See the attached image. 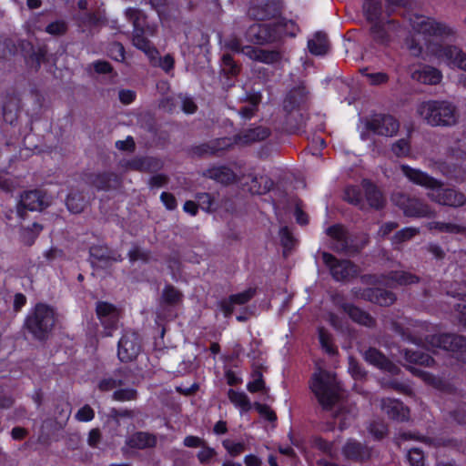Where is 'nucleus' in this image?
<instances>
[{
  "instance_id": "obj_1",
  "label": "nucleus",
  "mask_w": 466,
  "mask_h": 466,
  "mask_svg": "<svg viewBox=\"0 0 466 466\" xmlns=\"http://www.w3.org/2000/svg\"><path fill=\"white\" fill-rule=\"evenodd\" d=\"M410 25L414 32L422 35L427 40L426 51L437 59L466 71V53L461 48L451 45H442L444 40L453 39L456 31L449 25L438 21L433 17L412 14L409 16Z\"/></svg>"
},
{
  "instance_id": "obj_2",
  "label": "nucleus",
  "mask_w": 466,
  "mask_h": 466,
  "mask_svg": "<svg viewBox=\"0 0 466 466\" xmlns=\"http://www.w3.org/2000/svg\"><path fill=\"white\" fill-rule=\"evenodd\" d=\"M403 175L413 184L428 189L427 197L433 202L451 208L462 207L466 204V196L454 188L443 187V183L426 172L401 165Z\"/></svg>"
},
{
  "instance_id": "obj_3",
  "label": "nucleus",
  "mask_w": 466,
  "mask_h": 466,
  "mask_svg": "<svg viewBox=\"0 0 466 466\" xmlns=\"http://www.w3.org/2000/svg\"><path fill=\"white\" fill-rule=\"evenodd\" d=\"M393 329L403 339H410L418 344L422 343L430 350L452 351L457 355L458 360L466 363V337L450 333L423 336L419 330H414L411 333L407 329L405 331L399 323H393Z\"/></svg>"
},
{
  "instance_id": "obj_4",
  "label": "nucleus",
  "mask_w": 466,
  "mask_h": 466,
  "mask_svg": "<svg viewBox=\"0 0 466 466\" xmlns=\"http://www.w3.org/2000/svg\"><path fill=\"white\" fill-rule=\"evenodd\" d=\"M418 115L432 127H451L458 121L456 106L447 100H429L417 107Z\"/></svg>"
},
{
  "instance_id": "obj_5",
  "label": "nucleus",
  "mask_w": 466,
  "mask_h": 466,
  "mask_svg": "<svg viewBox=\"0 0 466 466\" xmlns=\"http://www.w3.org/2000/svg\"><path fill=\"white\" fill-rule=\"evenodd\" d=\"M308 100V91L303 85H299L290 89L283 101L285 113L284 124L288 130L299 129L308 119L304 107Z\"/></svg>"
},
{
  "instance_id": "obj_6",
  "label": "nucleus",
  "mask_w": 466,
  "mask_h": 466,
  "mask_svg": "<svg viewBox=\"0 0 466 466\" xmlns=\"http://www.w3.org/2000/svg\"><path fill=\"white\" fill-rule=\"evenodd\" d=\"M310 388L324 410H329L339 400L340 386L336 376L326 370L315 373Z\"/></svg>"
},
{
  "instance_id": "obj_7",
  "label": "nucleus",
  "mask_w": 466,
  "mask_h": 466,
  "mask_svg": "<svg viewBox=\"0 0 466 466\" xmlns=\"http://www.w3.org/2000/svg\"><path fill=\"white\" fill-rule=\"evenodd\" d=\"M56 323V313L52 307L37 303L28 313L25 327L38 340H45Z\"/></svg>"
},
{
  "instance_id": "obj_8",
  "label": "nucleus",
  "mask_w": 466,
  "mask_h": 466,
  "mask_svg": "<svg viewBox=\"0 0 466 466\" xmlns=\"http://www.w3.org/2000/svg\"><path fill=\"white\" fill-rule=\"evenodd\" d=\"M391 200L399 207L406 217L433 218L435 211L423 200L411 198L404 193L396 192L391 196Z\"/></svg>"
},
{
  "instance_id": "obj_9",
  "label": "nucleus",
  "mask_w": 466,
  "mask_h": 466,
  "mask_svg": "<svg viewBox=\"0 0 466 466\" xmlns=\"http://www.w3.org/2000/svg\"><path fill=\"white\" fill-rule=\"evenodd\" d=\"M51 204V198L40 189L24 192L16 208L17 216L24 219L26 210L41 211Z\"/></svg>"
},
{
  "instance_id": "obj_10",
  "label": "nucleus",
  "mask_w": 466,
  "mask_h": 466,
  "mask_svg": "<svg viewBox=\"0 0 466 466\" xmlns=\"http://www.w3.org/2000/svg\"><path fill=\"white\" fill-rule=\"evenodd\" d=\"M281 25L278 24H253L246 31V39L251 43L263 45L274 42L281 35Z\"/></svg>"
},
{
  "instance_id": "obj_11",
  "label": "nucleus",
  "mask_w": 466,
  "mask_h": 466,
  "mask_svg": "<svg viewBox=\"0 0 466 466\" xmlns=\"http://www.w3.org/2000/svg\"><path fill=\"white\" fill-rule=\"evenodd\" d=\"M366 127L378 136L393 137L399 131L400 123L391 115L376 114L367 121Z\"/></svg>"
},
{
  "instance_id": "obj_12",
  "label": "nucleus",
  "mask_w": 466,
  "mask_h": 466,
  "mask_svg": "<svg viewBox=\"0 0 466 466\" xmlns=\"http://www.w3.org/2000/svg\"><path fill=\"white\" fill-rule=\"evenodd\" d=\"M141 351V342L137 333L126 330L117 344V356L120 361L134 360Z\"/></svg>"
},
{
  "instance_id": "obj_13",
  "label": "nucleus",
  "mask_w": 466,
  "mask_h": 466,
  "mask_svg": "<svg viewBox=\"0 0 466 466\" xmlns=\"http://www.w3.org/2000/svg\"><path fill=\"white\" fill-rule=\"evenodd\" d=\"M323 262L329 268L332 277L339 280H347L357 275V267L350 260H338L333 255L323 252Z\"/></svg>"
},
{
  "instance_id": "obj_14",
  "label": "nucleus",
  "mask_w": 466,
  "mask_h": 466,
  "mask_svg": "<svg viewBox=\"0 0 466 466\" xmlns=\"http://www.w3.org/2000/svg\"><path fill=\"white\" fill-rule=\"evenodd\" d=\"M96 315L105 329V335L112 336V332L116 329L118 322V310L111 303L99 301L96 308Z\"/></svg>"
},
{
  "instance_id": "obj_15",
  "label": "nucleus",
  "mask_w": 466,
  "mask_h": 466,
  "mask_svg": "<svg viewBox=\"0 0 466 466\" xmlns=\"http://www.w3.org/2000/svg\"><path fill=\"white\" fill-rule=\"evenodd\" d=\"M363 359L370 365L387 371L390 374H398L400 368L391 362L381 351L376 348H369L361 351Z\"/></svg>"
},
{
  "instance_id": "obj_16",
  "label": "nucleus",
  "mask_w": 466,
  "mask_h": 466,
  "mask_svg": "<svg viewBox=\"0 0 466 466\" xmlns=\"http://www.w3.org/2000/svg\"><path fill=\"white\" fill-rule=\"evenodd\" d=\"M342 455L348 461H364L371 455L370 449L361 442L350 439L341 449Z\"/></svg>"
},
{
  "instance_id": "obj_17",
  "label": "nucleus",
  "mask_w": 466,
  "mask_h": 466,
  "mask_svg": "<svg viewBox=\"0 0 466 466\" xmlns=\"http://www.w3.org/2000/svg\"><path fill=\"white\" fill-rule=\"evenodd\" d=\"M280 3L275 0H267L261 4L251 6L248 10L250 17L256 20H267L280 14Z\"/></svg>"
},
{
  "instance_id": "obj_18",
  "label": "nucleus",
  "mask_w": 466,
  "mask_h": 466,
  "mask_svg": "<svg viewBox=\"0 0 466 466\" xmlns=\"http://www.w3.org/2000/svg\"><path fill=\"white\" fill-rule=\"evenodd\" d=\"M261 94L258 92H245L238 100L244 105L238 109V114L244 120L252 118L258 109L261 102Z\"/></svg>"
},
{
  "instance_id": "obj_19",
  "label": "nucleus",
  "mask_w": 466,
  "mask_h": 466,
  "mask_svg": "<svg viewBox=\"0 0 466 466\" xmlns=\"http://www.w3.org/2000/svg\"><path fill=\"white\" fill-rule=\"evenodd\" d=\"M380 408L392 420L403 421L409 419V409L398 400L382 399Z\"/></svg>"
},
{
  "instance_id": "obj_20",
  "label": "nucleus",
  "mask_w": 466,
  "mask_h": 466,
  "mask_svg": "<svg viewBox=\"0 0 466 466\" xmlns=\"http://www.w3.org/2000/svg\"><path fill=\"white\" fill-rule=\"evenodd\" d=\"M382 278L384 279L382 282L389 287L407 286L420 281L418 276L405 270H393L383 275Z\"/></svg>"
},
{
  "instance_id": "obj_21",
  "label": "nucleus",
  "mask_w": 466,
  "mask_h": 466,
  "mask_svg": "<svg viewBox=\"0 0 466 466\" xmlns=\"http://www.w3.org/2000/svg\"><path fill=\"white\" fill-rule=\"evenodd\" d=\"M327 234L332 238L331 248L335 251H348L350 248V237L346 228L340 225H334L327 228Z\"/></svg>"
},
{
  "instance_id": "obj_22",
  "label": "nucleus",
  "mask_w": 466,
  "mask_h": 466,
  "mask_svg": "<svg viewBox=\"0 0 466 466\" xmlns=\"http://www.w3.org/2000/svg\"><path fill=\"white\" fill-rule=\"evenodd\" d=\"M362 296L370 302L383 307L390 306L396 300V295L393 292L380 288L367 289Z\"/></svg>"
},
{
  "instance_id": "obj_23",
  "label": "nucleus",
  "mask_w": 466,
  "mask_h": 466,
  "mask_svg": "<svg viewBox=\"0 0 466 466\" xmlns=\"http://www.w3.org/2000/svg\"><path fill=\"white\" fill-rule=\"evenodd\" d=\"M411 78L425 85H437L441 82L442 75L440 70L430 66H422L411 73Z\"/></svg>"
},
{
  "instance_id": "obj_24",
  "label": "nucleus",
  "mask_w": 466,
  "mask_h": 466,
  "mask_svg": "<svg viewBox=\"0 0 466 466\" xmlns=\"http://www.w3.org/2000/svg\"><path fill=\"white\" fill-rule=\"evenodd\" d=\"M361 187L364 191L363 198L366 205L376 209L383 208L385 202L383 196L375 185L364 179Z\"/></svg>"
},
{
  "instance_id": "obj_25",
  "label": "nucleus",
  "mask_w": 466,
  "mask_h": 466,
  "mask_svg": "<svg viewBox=\"0 0 466 466\" xmlns=\"http://www.w3.org/2000/svg\"><path fill=\"white\" fill-rule=\"evenodd\" d=\"M343 310L349 315L352 321L365 326L367 328H373L376 324V320L368 312L361 309L349 303L342 305Z\"/></svg>"
},
{
  "instance_id": "obj_26",
  "label": "nucleus",
  "mask_w": 466,
  "mask_h": 466,
  "mask_svg": "<svg viewBox=\"0 0 466 466\" xmlns=\"http://www.w3.org/2000/svg\"><path fill=\"white\" fill-rule=\"evenodd\" d=\"M157 444V437L145 431H137L127 440V445L132 449L144 450L153 448Z\"/></svg>"
},
{
  "instance_id": "obj_27",
  "label": "nucleus",
  "mask_w": 466,
  "mask_h": 466,
  "mask_svg": "<svg viewBox=\"0 0 466 466\" xmlns=\"http://www.w3.org/2000/svg\"><path fill=\"white\" fill-rule=\"evenodd\" d=\"M362 12L370 24L384 20L382 0H364Z\"/></svg>"
},
{
  "instance_id": "obj_28",
  "label": "nucleus",
  "mask_w": 466,
  "mask_h": 466,
  "mask_svg": "<svg viewBox=\"0 0 466 466\" xmlns=\"http://www.w3.org/2000/svg\"><path fill=\"white\" fill-rule=\"evenodd\" d=\"M127 384V371L119 370L109 377L103 378L98 382V389L101 391H109Z\"/></svg>"
},
{
  "instance_id": "obj_29",
  "label": "nucleus",
  "mask_w": 466,
  "mask_h": 466,
  "mask_svg": "<svg viewBox=\"0 0 466 466\" xmlns=\"http://www.w3.org/2000/svg\"><path fill=\"white\" fill-rule=\"evenodd\" d=\"M133 45L139 50L143 51L149 60H154L156 56L158 55L157 48L151 44V42L145 37L144 29L133 30Z\"/></svg>"
},
{
  "instance_id": "obj_30",
  "label": "nucleus",
  "mask_w": 466,
  "mask_h": 466,
  "mask_svg": "<svg viewBox=\"0 0 466 466\" xmlns=\"http://www.w3.org/2000/svg\"><path fill=\"white\" fill-rule=\"evenodd\" d=\"M393 24V20H387V21H380L370 24V34L372 38V40L382 46H386L390 41V36L388 32V29L386 28V25Z\"/></svg>"
},
{
  "instance_id": "obj_31",
  "label": "nucleus",
  "mask_w": 466,
  "mask_h": 466,
  "mask_svg": "<svg viewBox=\"0 0 466 466\" xmlns=\"http://www.w3.org/2000/svg\"><path fill=\"white\" fill-rule=\"evenodd\" d=\"M270 134L268 127H256L249 128L238 136V142L243 145L258 142L266 139Z\"/></svg>"
},
{
  "instance_id": "obj_32",
  "label": "nucleus",
  "mask_w": 466,
  "mask_h": 466,
  "mask_svg": "<svg viewBox=\"0 0 466 466\" xmlns=\"http://www.w3.org/2000/svg\"><path fill=\"white\" fill-rule=\"evenodd\" d=\"M90 257L98 261H122L123 258L120 254L109 249L106 246L94 245L89 248Z\"/></svg>"
},
{
  "instance_id": "obj_33",
  "label": "nucleus",
  "mask_w": 466,
  "mask_h": 466,
  "mask_svg": "<svg viewBox=\"0 0 466 466\" xmlns=\"http://www.w3.org/2000/svg\"><path fill=\"white\" fill-rule=\"evenodd\" d=\"M308 48L312 55L323 56L329 48V39L326 34L317 32L313 38L308 41Z\"/></svg>"
},
{
  "instance_id": "obj_34",
  "label": "nucleus",
  "mask_w": 466,
  "mask_h": 466,
  "mask_svg": "<svg viewBox=\"0 0 466 466\" xmlns=\"http://www.w3.org/2000/svg\"><path fill=\"white\" fill-rule=\"evenodd\" d=\"M205 175L222 184H230L235 181V173L228 167L220 166L209 168L206 171Z\"/></svg>"
},
{
  "instance_id": "obj_35",
  "label": "nucleus",
  "mask_w": 466,
  "mask_h": 466,
  "mask_svg": "<svg viewBox=\"0 0 466 466\" xmlns=\"http://www.w3.org/2000/svg\"><path fill=\"white\" fill-rule=\"evenodd\" d=\"M229 146V139L225 137L219 138L197 147L194 150V153L198 156L214 155L220 150L228 148Z\"/></svg>"
},
{
  "instance_id": "obj_36",
  "label": "nucleus",
  "mask_w": 466,
  "mask_h": 466,
  "mask_svg": "<svg viewBox=\"0 0 466 466\" xmlns=\"http://www.w3.org/2000/svg\"><path fill=\"white\" fill-rule=\"evenodd\" d=\"M408 370L412 374L421 379L425 383L432 386L437 390H443L446 388V382L443 380L431 374L426 370H421L419 367L409 366Z\"/></svg>"
},
{
  "instance_id": "obj_37",
  "label": "nucleus",
  "mask_w": 466,
  "mask_h": 466,
  "mask_svg": "<svg viewBox=\"0 0 466 466\" xmlns=\"http://www.w3.org/2000/svg\"><path fill=\"white\" fill-rule=\"evenodd\" d=\"M355 415L354 409H349L344 405H340L333 414L334 423L338 424L339 431H343L351 424Z\"/></svg>"
},
{
  "instance_id": "obj_38",
  "label": "nucleus",
  "mask_w": 466,
  "mask_h": 466,
  "mask_svg": "<svg viewBox=\"0 0 466 466\" xmlns=\"http://www.w3.org/2000/svg\"><path fill=\"white\" fill-rule=\"evenodd\" d=\"M429 230H435L438 232L449 234H465L466 227L451 222L431 221L426 224Z\"/></svg>"
},
{
  "instance_id": "obj_39",
  "label": "nucleus",
  "mask_w": 466,
  "mask_h": 466,
  "mask_svg": "<svg viewBox=\"0 0 466 466\" xmlns=\"http://www.w3.org/2000/svg\"><path fill=\"white\" fill-rule=\"evenodd\" d=\"M364 191L357 186L347 187L344 192V198L349 203L359 207L360 209L366 208L364 200Z\"/></svg>"
},
{
  "instance_id": "obj_40",
  "label": "nucleus",
  "mask_w": 466,
  "mask_h": 466,
  "mask_svg": "<svg viewBox=\"0 0 466 466\" xmlns=\"http://www.w3.org/2000/svg\"><path fill=\"white\" fill-rule=\"evenodd\" d=\"M126 18L132 24L133 30H142L146 23L147 15L145 13L135 7H128L125 10Z\"/></svg>"
},
{
  "instance_id": "obj_41",
  "label": "nucleus",
  "mask_w": 466,
  "mask_h": 466,
  "mask_svg": "<svg viewBox=\"0 0 466 466\" xmlns=\"http://www.w3.org/2000/svg\"><path fill=\"white\" fill-rule=\"evenodd\" d=\"M66 204L71 213L78 214L84 210L86 201L80 192L76 191L67 196Z\"/></svg>"
},
{
  "instance_id": "obj_42",
  "label": "nucleus",
  "mask_w": 466,
  "mask_h": 466,
  "mask_svg": "<svg viewBox=\"0 0 466 466\" xmlns=\"http://www.w3.org/2000/svg\"><path fill=\"white\" fill-rule=\"evenodd\" d=\"M113 177L116 178L113 174H92L88 176L87 183L97 190H107Z\"/></svg>"
},
{
  "instance_id": "obj_43",
  "label": "nucleus",
  "mask_w": 466,
  "mask_h": 466,
  "mask_svg": "<svg viewBox=\"0 0 466 466\" xmlns=\"http://www.w3.org/2000/svg\"><path fill=\"white\" fill-rule=\"evenodd\" d=\"M221 71L230 76H236L240 72V66L237 64L230 54H224L221 57Z\"/></svg>"
},
{
  "instance_id": "obj_44",
  "label": "nucleus",
  "mask_w": 466,
  "mask_h": 466,
  "mask_svg": "<svg viewBox=\"0 0 466 466\" xmlns=\"http://www.w3.org/2000/svg\"><path fill=\"white\" fill-rule=\"evenodd\" d=\"M406 360L410 363L431 366L434 363V360L428 354L421 351H412L407 350L405 352Z\"/></svg>"
},
{
  "instance_id": "obj_45",
  "label": "nucleus",
  "mask_w": 466,
  "mask_h": 466,
  "mask_svg": "<svg viewBox=\"0 0 466 466\" xmlns=\"http://www.w3.org/2000/svg\"><path fill=\"white\" fill-rule=\"evenodd\" d=\"M229 400L243 410H248L251 407L248 397L244 392H238L230 389L228 392Z\"/></svg>"
},
{
  "instance_id": "obj_46",
  "label": "nucleus",
  "mask_w": 466,
  "mask_h": 466,
  "mask_svg": "<svg viewBox=\"0 0 466 466\" xmlns=\"http://www.w3.org/2000/svg\"><path fill=\"white\" fill-rule=\"evenodd\" d=\"M183 295L175 287L167 285L162 291L163 301L168 305H176L182 300Z\"/></svg>"
},
{
  "instance_id": "obj_47",
  "label": "nucleus",
  "mask_w": 466,
  "mask_h": 466,
  "mask_svg": "<svg viewBox=\"0 0 466 466\" xmlns=\"http://www.w3.org/2000/svg\"><path fill=\"white\" fill-rule=\"evenodd\" d=\"M319 340L322 349L329 355L337 352L336 347L332 342V336L324 329L319 328Z\"/></svg>"
},
{
  "instance_id": "obj_48",
  "label": "nucleus",
  "mask_w": 466,
  "mask_h": 466,
  "mask_svg": "<svg viewBox=\"0 0 466 466\" xmlns=\"http://www.w3.org/2000/svg\"><path fill=\"white\" fill-rule=\"evenodd\" d=\"M217 451L214 448L209 447L207 442L200 448V451L197 453V458L200 464L207 465L210 464L215 457L217 456Z\"/></svg>"
},
{
  "instance_id": "obj_49",
  "label": "nucleus",
  "mask_w": 466,
  "mask_h": 466,
  "mask_svg": "<svg viewBox=\"0 0 466 466\" xmlns=\"http://www.w3.org/2000/svg\"><path fill=\"white\" fill-rule=\"evenodd\" d=\"M392 153L398 157L409 156L410 152V143L408 138H400L391 146Z\"/></svg>"
},
{
  "instance_id": "obj_50",
  "label": "nucleus",
  "mask_w": 466,
  "mask_h": 466,
  "mask_svg": "<svg viewBox=\"0 0 466 466\" xmlns=\"http://www.w3.org/2000/svg\"><path fill=\"white\" fill-rule=\"evenodd\" d=\"M368 430L369 432L376 440L383 439L388 431L387 425L385 424V422L380 420L371 421Z\"/></svg>"
},
{
  "instance_id": "obj_51",
  "label": "nucleus",
  "mask_w": 466,
  "mask_h": 466,
  "mask_svg": "<svg viewBox=\"0 0 466 466\" xmlns=\"http://www.w3.org/2000/svg\"><path fill=\"white\" fill-rule=\"evenodd\" d=\"M137 397V391L133 388H123L114 391L113 399L117 401L134 400Z\"/></svg>"
},
{
  "instance_id": "obj_52",
  "label": "nucleus",
  "mask_w": 466,
  "mask_h": 466,
  "mask_svg": "<svg viewBox=\"0 0 466 466\" xmlns=\"http://www.w3.org/2000/svg\"><path fill=\"white\" fill-rule=\"evenodd\" d=\"M150 62L154 66L161 67L166 73H169L175 64L174 57L169 54L166 55L164 57H159L158 55H157L156 58L150 60Z\"/></svg>"
},
{
  "instance_id": "obj_53",
  "label": "nucleus",
  "mask_w": 466,
  "mask_h": 466,
  "mask_svg": "<svg viewBox=\"0 0 466 466\" xmlns=\"http://www.w3.org/2000/svg\"><path fill=\"white\" fill-rule=\"evenodd\" d=\"M265 383L263 380L262 373L259 370H255L252 372V380L247 385V389L250 392H258L264 389Z\"/></svg>"
},
{
  "instance_id": "obj_54",
  "label": "nucleus",
  "mask_w": 466,
  "mask_h": 466,
  "mask_svg": "<svg viewBox=\"0 0 466 466\" xmlns=\"http://www.w3.org/2000/svg\"><path fill=\"white\" fill-rule=\"evenodd\" d=\"M196 199L198 205V208L207 211L212 212L215 210L213 208L214 205V198L208 193H198L196 195Z\"/></svg>"
},
{
  "instance_id": "obj_55",
  "label": "nucleus",
  "mask_w": 466,
  "mask_h": 466,
  "mask_svg": "<svg viewBox=\"0 0 466 466\" xmlns=\"http://www.w3.org/2000/svg\"><path fill=\"white\" fill-rule=\"evenodd\" d=\"M256 294V289L253 288H249L240 293L234 294L229 296L231 298V301H233L236 305H243L248 302Z\"/></svg>"
},
{
  "instance_id": "obj_56",
  "label": "nucleus",
  "mask_w": 466,
  "mask_h": 466,
  "mask_svg": "<svg viewBox=\"0 0 466 466\" xmlns=\"http://www.w3.org/2000/svg\"><path fill=\"white\" fill-rule=\"evenodd\" d=\"M222 445L232 457H237L245 451V444L243 442L224 440Z\"/></svg>"
},
{
  "instance_id": "obj_57",
  "label": "nucleus",
  "mask_w": 466,
  "mask_h": 466,
  "mask_svg": "<svg viewBox=\"0 0 466 466\" xmlns=\"http://www.w3.org/2000/svg\"><path fill=\"white\" fill-rule=\"evenodd\" d=\"M128 258L131 262L138 260L147 262L149 259V253L137 246H134L128 252Z\"/></svg>"
},
{
  "instance_id": "obj_58",
  "label": "nucleus",
  "mask_w": 466,
  "mask_h": 466,
  "mask_svg": "<svg viewBox=\"0 0 466 466\" xmlns=\"http://www.w3.org/2000/svg\"><path fill=\"white\" fill-rule=\"evenodd\" d=\"M361 73L370 80L371 85H380L389 80L388 75L383 72L368 73V69L364 68Z\"/></svg>"
},
{
  "instance_id": "obj_59",
  "label": "nucleus",
  "mask_w": 466,
  "mask_h": 466,
  "mask_svg": "<svg viewBox=\"0 0 466 466\" xmlns=\"http://www.w3.org/2000/svg\"><path fill=\"white\" fill-rule=\"evenodd\" d=\"M258 55V62L265 64H275L281 59V55L278 51H266L261 49Z\"/></svg>"
},
{
  "instance_id": "obj_60",
  "label": "nucleus",
  "mask_w": 466,
  "mask_h": 466,
  "mask_svg": "<svg viewBox=\"0 0 466 466\" xmlns=\"http://www.w3.org/2000/svg\"><path fill=\"white\" fill-rule=\"evenodd\" d=\"M66 30L67 25L65 21L62 20L52 22L46 28V32L53 35H64Z\"/></svg>"
},
{
  "instance_id": "obj_61",
  "label": "nucleus",
  "mask_w": 466,
  "mask_h": 466,
  "mask_svg": "<svg viewBox=\"0 0 466 466\" xmlns=\"http://www.w3.org/2000/svg\"><path fill=\"white\" fill-rule=\"evenodd\" d=\"M405 43L412 56L419 57L422 54L423 46L414 36L407 38Z\"/></svg>"
},
{
  "instance_id": "obj_62",
  "label": "nucleus",
  "mask_w": 466,
  "mask_h": 466,
  "mask_svg": "<svg viewBox=\"0 0 466 466\" xmlns=\"http://www.w3.org/2000/svg\"><path fill=\"white\" fill-rule=\"evenodd\" d=\"M75 418L78 421L87 422L95 418V411L89 405L86 404L77 410Z\"/></svg>"
},
{
  "instance_id": "obj_63",
  "label": "nucleus",
  "mask_w": 466,
  "mask_h": 466,
  "mask_svg": "<svg viewBox=\"0 0 466 466\" xmlns=\"http://www.w3.org/2000/svg\"><path fill=\"white\" fill-rule=\"evenodd\" d=\"M407 457L410 466H424V456L419 449H410Z\"/></svg>"
},
{
  "instance_id": "obj_64",
  "label": "nucleus",
  "mask_w": 466,
  "mask_h": 466,
  "mask_svg": "<svg viewBox=\"0 0 466 466\" xmlns=\"http://www.w3.org/2000/svg\"><path fill=\"white\" fill-rule=\"evenodd\" d=\"M418 232L419 230L415 228H403L394 235V241L403 242L409 240L411 238H413Z\"/></svg>"
}]
</instances>
